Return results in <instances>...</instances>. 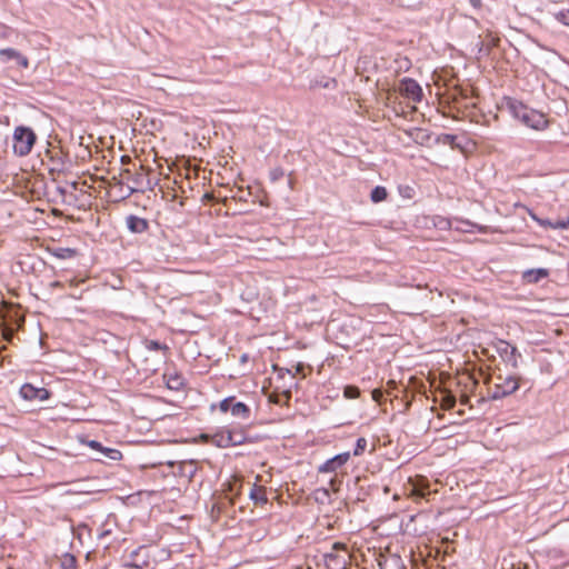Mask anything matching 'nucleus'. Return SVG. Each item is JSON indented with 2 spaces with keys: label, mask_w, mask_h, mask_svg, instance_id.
<instances>
[{
  "label": "nucleus",
  "mask_w": 569,
  "mask_h": 569,
  "mask_svg": "<svg viewBox=\"0 0 569 569\" xmlns=\"http://www.w3.org/2000/svg\"><path fill=\"white\" fill-rule=\"evenodd\" d=\"M506 106L510 114L528 128L543 130L549 124V120L543 112L530 109L520 101L507 99Z\"/></svg>",
  "instance_id": "obj_1"
},
{
  "label": "nucleus",
  "mask_w": 569,
  "mask_h": 569,
  "mask_svg": "<svg viewBox=\"0 0 569 569\" xmlns=\"http://www.w3.org/2000/svg\"><path fill=\"white\" fill-rule=\"evenodd\" d=\"M349 559L350 553L346 545L341 542L333 543L330 551L322 556L325 569H346Z\"/></svg>",
  "instance_id": "obj_2"
},
{
  "label": "nucleus",
  "mask_w": 569,
  "mask_h": 569,
  "mask_svg": "<svg viewBox=\"0 0 569 569\" xmlns=\"http://www.w3.org/2000/svg\"><path fill=\"white\" fill-rule=\"evenodd\" d=\"M37 136L31 128L19 126L13 131V151L23 157L31 152Z\"/></svg>",
  "instance_id": "obj_3"
},
{
  "label": "nucleus",
  "mask_w": 569,
  "mask_h": 569,
  "mask_svg": "<svg viewBox=\"0 0 569 569\" xmlns=\"http://www.w3.org/2000/svg\"><path fill=\"white\" fill-rule=\"evenodd\" d=\"M403 491L405 495L415 500L426 499L431 492H437V490L430 489V483L428 479L425 478L423 476H416L415 478H409L403 487Z\"/></svg>",
  "instance_id": "obj_4"
},
{
  "label": "nucleus",
  "mask_w": 569,
  "mask_h": 569,
  "mask_svg": "<svg viewBox=\"0 0 569 569\" xmlns=\"http://www.w3.org/2000/svg\"><path fill=\"white\" fill-rule=\"evenodd\" d=\"M519 388V378L512 375L501 376L496 378L495 387L492 390V398L499 399L512 395Z\"/></svg>",
  "instance_id": "obj_5"
},
{
  "label": "nucleus",
  "mask_w": 569,
  "mask_h": 569,
  "mask_svg": "<svg viewBox=\"0 0 569 569\" xmlns=\"http://www.w3.org/2000/svg\"><path fill=\"white\" fill-rule=\"evenodd\" d=\"M80 442L100 453L99 457L94 458V460H97V461H102L103 458L112 460V461H119L122 459V452L120 450L114 449V448L104 447L96 440L81 439Z\"/></svg>",
  "instance_id": "obj_6"
},
{
  "label": "nucleus",
  "mask_w": 569,
  "mask_h": 569,
  "mask_svg": "<svg viewBox=\"0 0 569 569\" xmlns=\"http://www.w3.org/2000/svg\"><path fill=\"white\" fill-rule=\"evenodd\" d=\"M398 91L401 96L407 98L410 102L417 103L422 98V89L417 81L405 78L400 81Z\"/></svg>",
  "instance_id": "obj_7"
},
{
  "label": "nucleus",
  "mask_w": 569,
  "mask_h": 569,
  "mask_svg": "<svg viewBox=\"0 0 569 569\" xmlns=\"http://www.w3.org/2000/svg\"><path fill=\"white\" fill-rule=\"evenodd\" d=\"M20 396L28 401H44L50 398V392L46 388H37L31 383H24L20 388Z\"/></svg>",
  "instance_id": "obj_8"
},
{
  "label": "nucleus",
  "mask_w": 569,
  "mask_h": 569,
  "mask_svg": "<svg viewBox=\"0 0 569 569\" xmlns=\"http://www.w3.org/2000/svg\"><path fill=\"white\" fill-rule=\"evenodd\" d=\"M497 349L512 368L518 367V359L520 358V355L518 353L516 347L511 346L507 341L501 340L499 341Z\"/></svg>",
  "instance_id": "obj_9"
},
{
  "label": "nucleus",
  "mask_w": 569,
  "mask_h": 569,
  "mask_svg": "<svg viewBox=\"0 0 569 569\" xmlns=\"http://www.w3.org/2000/svg\"><path fill=\"white\" fill-rule=\"evenodd\" d=\"M529 217L536 221L539 226L543 227V228H551V229H561V230H566L569 228V217L562 219V220H558L556 222H552L548 219H541L539 218L532 210H530L529 208H526Z\"/></svg>",
  "instance_id": "obj_10"
},
{
  "label": "nucleus",
  "mask_w": 569,
  "mask_h": 569,
  "mask_svg": "<svg viewBox=\"0 0 569 569\" xmlns=\"http://www.w3.org/2000/svg\"><path fill=\"white\" fill-rule=\"evenodd\" d=\"M349 458V452L339 453L321 465L319 467V472H335L338 468L342 467Z\"/></svg>",
  "instance_id": "obj_11"
},
{
  "label": "nucleus",
  "mask_w": 569,
  "mask_h": 569,
  "mask_svg": "<svg viewBox=\"0 0 569 569\" xmlns=\"http://www.w3.org/2000/svg\"><path fill=\"white\" fill-rule=\"evenodd\" d=\"M0 57L3 61L14 60L22 68H28L29 66L28 58L14 49L8 48L0 50Z\"/></svg>",
  "instance_id": "obj_12"
},
{
  "label": "nucleus",
  "mask_w": 569,
  "mask_h": 569,
  "mask_svg": "<svg viewBox=\"0 0 569 569\" xmlns=\"http://www.w3.org/2000/svg\"><path fill=\"white\" fill-rule=\"evenodd\" d=\"M405 133L413 140L417 144L426 146L430 141V133L426 129L421 128H412L409 130H405Z\"/></svg>",
  "instance_id": "obj_13"
},
{
  "label": "nucleus",
  "mask_w": 569,
  "mask_h": 569,
  "mask_svg": "<svg viewBox=\"0 0 569 569\" xmlns=\"http://www.w3.org/2000/svg\"><path fill=\"white\" fill-rule=\"evenodd\" d=\"M549 271L545 268L529 269L522 273V278L528 283H536L543 278H547Z\"/></svg>",
  "instance_id": "obj_14"
},
{
  "label": "nucleus",
  "mask_w": 569,
  "mask_h": 569,
  "mask_svg": "<svg viewBox=\"0 0 569 569\" xmlns=\"http://www.w3.org/2000/svg\"><path fill=\"white\" fill-rule=\"evenodd\" d=\"M250 498L254 501L256 505L266 503L268 499L264 487L254 483L250 491Z\"/></svg>",
  "instance_id": "obj_15"
},
{
  "label": "nucleus",
  "mask_w": 569,
  "mask_h": 569,
  "mask_svg": "<svg viewBox=\"0 0 569 569\" xmlns=\"http://www.w3.org/2000/svg\"><path fill=\"white\" fill-rule=\"evenodd\" d=\"M9 307V303L8 302H2V308L0 309V319H1V333H2V337L6 339V340H11L12 336H13V329L11 328H8L7 327V320H6V313L3 312V309L4 308H8Z\"/></svg>",
  "instance_id": "obj_16"
},
{
  "label": "nucleus",
  "mask_w": 569,
  "mask_h": 569,
  "mask_svg": "<svg viewBox=\"0 0 569 569\" xmlns=\"http://www.w3.org/2000/svg\"><path fill=\"white\" fill-rule=\"evenodd\" d=\"M249 408L243 402H237L231 407V413L242 419L249 418Z\"/></svg>",
  "instance_id": "obj_17"
},
{
  "label": "nucleus",
  "mask_w": 569,
  "mask_h": 569,
  "mask_svg": "<svg viewBox=\"0 0 569 569\" xmlns=\"http://www.w3.org/2000/svg\"><path fill=\"white\" fill-rule=\"evenodd\" d=\"M52 256L59 259H70L77 254V251L71 248H56L51 250Z\"/></svg>",
  "instance_id": "obj_18"
},
{
  "label": "nucleus",
  "mask_w": 569,
  "mask_h": 569,
  "mask_svg": "<svg viewBox=\"0 0 569 569\" xmlns=\"http://www.w3.org/2000/svg\"><path fill=\"white\" fill-rule=\"evenodd\" d=\"M164 379L167 381L168 388L171 390H179L183 385L182 378L178 375H164Z\"/></svg>",
  "instance_id": "obj_19"
},
{
  "label": "nucleus",
  "mask_w": 569,
  "mask_h": 569,
  "mask_svg": "<svg viewBox=\"0 0 569 569\" xmlns=\"http://www.w3.org/2000/svg\"><path fill=\"white\" fill-rule=\"evenodd\" d=\"M387 197H388L387 189L385 187H381V186H377L371 191V194H370L371 201L376 202V203L386 200Z\"/></svg>",
  "instance_id": "obj_20"
},
{
  "label": "nucleus",
  "mask_w": 569,
  "mask_h": 569,
  "mask_svg": "<svg viewBox=\"0 0 569 569\" xmlns=\"http://www.w3.org/2000/svg\"><path fill=\"white\" fill-rule=\"evenodd\" d=\"M214 442L219 447H228V446H232V445L237 443V441H233L232 436H231L230 432L217 435L214 437Z\"/></svg>",
  "instance_id": "obj_21"
},
{
  "label": "nucleus",
  "mask_w": 569,
  "mask_h": 569,
  "mask_svg": "<svg viewBox=\"0 0 569 569\" xmlns=\"http://www.w3.org/2000/svg\"><path fill=\"white\" fill-rule=\"evenodd\" d=\"M440 397H441L440 398V407L442 409L449 410L455 406V403H456L455 396L447 393V392H441Z\"/></svg>",
  "instance_id": "obj_22"
},
{
  "label": "nucleus",
  "mask_w": 569,
  "mask_h": 569,
  "mask_svg": "<svg viewBox=\"0 0 569 569\" xmlns=\"http://www.w3.org/2000/svg\"><path fill=\"white\" fill-rule=\"evenodd\" d=\"M147 228V222L142 219L130 218V229L133 231H142Z\"/></svg>",
  "instance_id": "obj_23"
},
{
  "label": "nucleus",
  "mask_w": 569,
  "mask_h": 569,
  "mask_svg": "<svg viewBox=\"0 0 569 569\" xmlns=\"http://www.w3.org/2000/svg\"><path fill=\"white\" fill-rule=\"evenodd\" d=\"M343 395L347 399H356L360 396V390L356 386L345 387Z\"/></svg>",
  "instance_id": "obj_24"
},
{
  "label": "nucleus",
  "mask_w": 569,
  "mask_h": 569,
  "mask_svg": "<svg viewBox=\"0 0 569 569\" xmlns=\"http://www.w3.org/2000/svg\"><path fill=\"white\" fill-rule=\"evenodd\" d=\"M146 348L149 350H167L168 349L167 346H162L156 340H147Z\"/></svg>",
  "instance_id": "obj_25"
},
{
  "label": "nucleus",
  "mask_w": 569,
  "mask_h": 569,
  "mask_svg": "<svg viewBox=\"0 0 569 569\" xmlns=\"http://www.w3.org/2000/svg\"><path fill=\"white\" fill-rule=\"evenodd\" d=\"M366 447H367V440L365 438H359L357 440V446H356V449L353 451V455L355 456L361 455L365 451Z\"/></svg>",
  "instance_id": "obj_26"
},
{
  "label": "nucleus",
  "mask_w": 569,
  "mask_h": 569,
  "mask_svg": "<svg viewBox=\"0 0 569 569\" xmlns=\"http://www.w3.org/2000/svg\"><path fill=\"white\" fill-rule=\"evenodd\" d=\"M556 19L561 22L562 24L569 27V11L563 10L556 14Z\"/></svg>",
  "instance_id": "obj_27"
},
{
  "label": "nucleus",
  "mask_w": 569,
  "mask_h": 569,
  "mask_svg": "<svg viewBox=\"0 0 569 569\" xmlns=\"http://www.w3.org/2000/svg\"><path fill=\"white\" fill-rule=\"evenodd\" d=\"M232 401V398H227V399H223L220 405H219V408L222 412H227L229 409L231 410L230 408V403Z\"/></svg>",
  "instance_id": "obj_28"
},
{
  "label": "nucleus",
  "mask_w": 569,
  "mask_h": 569,
  "mask_svg": "<svg viewBox=\"0 0 569 569\" xmlns=\"http://www.w3.org/2000/svg\"><path fill=\"white\" fill-rule=\"evenodd\" d=\"M383 396V391L381 389H373L371 392V397L376 402H380Z\"/></svg>",
  "instance_id": "obj_29"
},
{
  "label": "nucleus",
  "mask_w": 569,
  "mask_h": 569,
  "mask_svg": "<svg viewBox=\"0 0 569 569\" xmlns=\"http://www.w3.org/2000/svg\"><path fill=\"white\" fill-rule=\"evenodd\" d=\"M396 387H397V382H396L395 380H389V381L387 382L386 392H387L388 395H391V393H392V391L396 389Z\"/></svg>",
  "instance_id": "obj_30"
},
{
  "label": "nucleus",
  "mask_w": 569,
  "mask_h": 569,
  "mask_svg": "<svg viewBox=\"0 0 569 569\" xmlns=\"http://www.w3.org/2000/svg\"><path fill=\"white\" fill-rule=\"evenodd\" d=\"M468 2L475 9H480L482 7V1L481 0H468Z\"/></svg>",
  "instance_id": "obj_31"
},
{
  "label": "nucleus",
  "mask_w": 569,
  "mask_h": 569,
  "mask_svg": "<svg viewBox=\"0 0 569 569\" xmlns=\"http://www.w3.org/2000/svg\"><path fill=\"white\" fill-rule=\"evenodd\" d=\"M449 226H450V223H449V221H448V220L443 219V220H441V221H440V227H441V228H447V227H449Z\"/></svg>",
  "instance_id": "obj_32"
},
{
  "label": "nucleus",
  "mask_w": 569,
  "mask_h": 569,
  "mask_svg": "<svg viewBox=\"0 0 569 569\" xmlns=\"http://www.w3.org/2000/svg\"><path fill=\"white\" fill-rule=\"evenodd\" d=\"M467 401H468V397H467V396H462V397H461V402H462V403H466Z\"/></svg>",
  "instance_id": "obj_33"
},
{
  "label": "nucleus",
  "mask_w": 569,
  "mask_h": 569,
  "mask_svg": "<svg viewBox=\"0 0 569 569\" xmlns=\"http://www.w3.org/2000/svg\"><path fill=\"white\" fill-rule=\"evenodd\" d=\"M51 286H52V287H59V286H60V283H59L58 281H56V282H53Z\"/></svg>",
  "instance_id": "obj_34"
},
{
  "label": "nucleus",
  "mask_w": 569,
  "mask_h": 569,
  "mask_svg": "<svg viewBox=\"0 0 569 569\" xmlns=\"http://www.w3.org/2000/svg\"><path fill=\"white\" fill-rule=\"evenodd\" d=\"M204 198H206V199H211V194L206 193V194H204Z\"/></svg>",
  "instance_id": "obj_35"
},
{
  "label": "nucleus",
  "mask_w": 569,
  "mask_h": 569,
  "mask_svg": "<svg viewBox=\"0 0 569 569\" xmlns=\"http://www.w3.org/2000/svg\"><path fill=\"white\" fill-rule=\"evenodd\" d=\"M300 370H301V366H298L297 367V372H300Z\"/></svg>",
  "instance_id": "obj_36"
}]
</instances>
